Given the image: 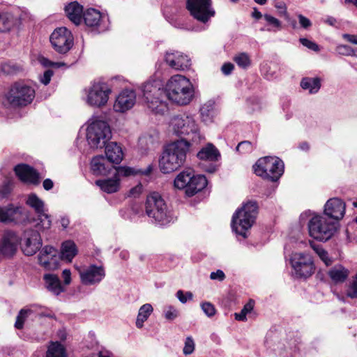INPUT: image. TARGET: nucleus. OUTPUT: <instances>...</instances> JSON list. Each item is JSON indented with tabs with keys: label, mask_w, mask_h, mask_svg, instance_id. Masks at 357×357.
Masks as SVG:
<instances>
[{
	"label": "nucleus",
	"mask_w": 357,
	"mask_h": 357,
	"mask_svg": "<svg viewBox=\"0 0 357 357\" xmlns=\"http://www.w3.org/2000/svg\"><path fill=\"white\" fill-rule=\"evenodd\" d=\"M54 73L52 70H47L44 72L43 75L40 77V81L45 85H47L51 80Z\"/></svg>",
	"instance_id": "obj_59"
},
{
	"label": "nucleus",
	"mask_w": 357,
	"mask_h": 357,
	"mask_svg": "<svg viewBox=\"0 0 357 357\" xmlns=\"http://www.w3.org/2000/svg\"><path fill=\"white\" fill-rule=\"evenodd\" d=\"M165 61L170 68L176 70H187L191 65L189 57L178 51L167 52Z\"/></svg>",
	"instance_id": "obj_17"
},
{
	"label": "nucleus",
	"mask_w": 357,
	"mask_h": 357,
	"mask_svg": "<svg viewBox=\"0 0 357 357\" xmlns=\"http://www.w3.org/2000/svg\"><path fill=\"white\" fill-rule=\"evenodd\" d=\"M337 50L340 54L350 56L354 54V48L347 45H340L337 47Z\"/></svg>",
	"instance_id": "obj_58"
},
{
	"label": "nucleus",
	"mask_w": 357,
	"mask_h": 357,
	"mask_svg": "<svg viewBox=\"0 0 357 357\" xmlns=\"http://www.w3.org/2000/svg\"><path fill=\"white\" fill-rule=\"evenodd\" d=\"M191 169H185L177 175L174 179V186L178 189H185L186 191L190 179H192Z\"/></svg>",
	"instance_id": "obj_38"
},
{
	"label": "nucleus",
	"mask_w": 357,
	"mask_h": 357,
	"mask_svg": "<svg viewBox=\"0 0 357 357\" xmlns=\"http://www.w3.org/2000/svg\"><path fill=\"white\" fill-rule=\"evenodd\" d=\"M86 141L91 149H102L112 137L109 124L102 120H91L86 128Z\"/></svg>",
	"instance_id": "obj_7"
},
{
	"label": "nucleus",
	"mask_w": 357,
	"mask_h": 357,
	"mask_svg": "<svg viewBox=\"0 0 357 357\" xmlns=\"http://www.w3.org/2000/svg\"><path fill=\"white\" fill-rule=\"evenodd\" d=\"M311 246L314 250V251L317 253V255L319 256L320 259L324 261L326 265L328 266L331 264V260L328 257V252L324 250L321 247H315L312 244H311Z\"/></svg>",
	"instance_id": "obj_53"
},
{
	"label": "nucleus",
	"mask_w": 357,
	"mask_h": 357,
	"mask_svg": "<svg viewBox=\"0 0 357 357\" xmlns=\"http://www.w3.org/2000/svg\"><path fill=\"white\" fill-rule=\"evenodd\" d=\"M5 98L11 107H20L22 105V82L13 84L6 93Z\"/></svg>",
	"instance_id": "obj_21"
},
{
	"label": "nucleus",
	"mask_w": 357,
	"mask_h": 357,
	"mask_svg": "<svg viewBox=\"0 0 357 357\" xmlns=\"http://www.w3.org/2000/svg\"><path fill=\"white\" fill-rule=\"evenodd\" d=\"M290 263L297 277L308 278L314 272V266L312 257L309 254L293 253L290 258Z\"/></svg>",
	"instance_id": "obj_12"
},
{
	"label": "nucleus",
	"mask_w": 357,
	"mask_h": 357,
	"mask_svg": "<svg viewBox=\"0 0 357 357\" xmlns=\"http://www.w3.org/2000/svg\"><path fill=\"white\" fill-rule=\"evenodd\" d=\"M36 83H24V106L30 104L36 96Z\"/></svg>",
	"instance_id": "obj_40"
},
{
	"label": "nucleus",
	"mask_w": 357,
	"mask_h": 357,
	"mask_svg": "<svg viewBox=\"0 0 357 357\" xmlns=\"http://www.w3.org/2000/svg\"><path fill=\"white\" fill-rule=\"evenodd\" d=\"M200 114L204 122L212 121L215 114L213 102L209 101L204 104L200 109Z\"/></svg>",
	"instance_id": "obj_41"
},
{
	"label": "nucleus",
	"mask_w": 357,
	"mask_h": 357,
	"mask_svg": "<svg viewBox=\"0 0 357 357\" xmlns=\"http://www.w3.org/2000/svg\"><path fill=\"white\" fill-rule=\"evenodd\" d=\"M207 185V179L205 176L202 174L195 175L193 170L192 171V179H190L186 190V195L192 197L198 192L203 190Z\"/></svg>",
	"instance_id": "obj_25"
},
{
	"label": "nucleus",
	"mask_w": 357,
	"mask_h": 357,
	"mask_svg": "<svg viewBox=\"0 0 357 357\" xmlns=\"http://www.w3.org/2000/svg\"><path fill=\"white\" fill-rule=\"evenodd\" d=\"M153 310V308L149 303L144 304L140 307L136 320V326L138 328L143 327L144 323L148 319Z\"/></svg>",
	"instance_id": "obj_39"
},
{
	"label": "nucleus",
	"mask_w": 357,
	"mask_h": 357,
	"mask_svg": "<svg viewBox=\"0 0 357 357\" xmlns=\"http://www.w3.org/2000/svg\"><path fill=\"white\" fill-rule=\"evenodd\" d=\"M65 12L68 19L75 25H79L82 21L83 6L77 1L68 3L65 7Z\"/></svg>",
	"instance_id": "obj_26"
},
{
	"label": "nucleus",
	"mask_w": 357,
	"mask_h": 357,
	"mask_svg": "<svg viewBox=\"0 0 357 357\" xmlns=\"http://www.w3.org/2000/svg\"><path fill=\"white\" fill-rule=\"evenodd\" d=\"M238 67L246 69L251 65V60L249 55L245 52L236 54L233 59Z\"/></svg>",
	"instance_id": "obj_43"
},
{
	"label": "nucleus",
	"mask_w": 357,
	"mask_h": 357,
	"mask_svg": "<svg viewBox=\"0 0 357 357\" xmlns=\"http://www.w3.org/2000/svg\"><path fill=\"white\" fill-rule=\"evenodd\" d=\"M142 190L143 186L141 183H139L130 190L128 196L137 197L142 193Z\"/></svg>",
	"instance_id": "obj_61"
},
{
	"label": "nucleus",
	"mask_w": 357,
	"mask_h": 357,
	"mask_svg": "<svg viewBox=\"0 0 357 357\" xmlns=\"http://www.w3.org/2000/svg\"><path fill=\"white\" fill-rule=\"evenodd\" d=\"M13 187L12 178L6 177L0 185V199L6 197L11 192Z\"/></svg>",
	"instance_id": "obj_45"
},
{
	"label": "nucleus",
	"mask_w": 357,
	"mask_h": 357,
	"mask_svg": "<svg viewBox=\"0 0 357 357\" xmlns=\"http://www.w3.org/2000/svg\"><path fill=\"white\" fill-rule=\"evenodd\" d=\"M114 169V175L120 178V176H130L135 175H149L153 171V165H149L145 169H138L135 167H130L127 166H119L118 167L113 168Z\"/></svg>",
	"instance_id": "obj_23"
},
{
	"label": "nucleus",
	"mask_w": 357,
	"mask_h": 357,
	"mask_svg": "<svg viewBox=\"0 0 357 357\" xmlns=\"http://www.w3.org/2000/svg\"><path fill=\"white\" fill-rule=\"evenodd\" d=\"M258 213V205L255 201H248L238 208L232 216L233 231L243 238L247 237V231L255 222Z\"/></svg>",
	"instance_id": "obj_6"
},
{
	"label": "nucleus",
	"mask_w": 357,
	"mask_h": 357,
	"mask_svg": "<svg viewBox=\"0 0 357 357\" xmlns=\"http://www.w3.org/2000/svg\"><path fill=\"white\" fill-rule=\"evenodd\" d=\"M195 342L192 337H187L185 341V345L183 349L185 355H190L193 353L195 350Z\"/></svg>",
	"instance_id": "obj_50"
},
{
	"label": "nucleus",
	"mask_w": 357,
	"mask_h": 357,
	"mask_svg": "<svg viewBox=\"0 0 357 357\" xmlns=\"http://www.w3.org/2000/svg\"><path fill=\"white\" fill-rule=\"evenodd\" d=\"M135 102V91L132 89H125L116 97L114 104V109L116 112L123 113L132 108Z\"/></svg>",
	"instance_id": "obj_19"
},
{
	"label": "nucleus",
	"mask_w": 357,
	"mask_h": 357,
	"mask_svg": "<svg viewBox=\"0 0 357 357\" xmlns=\"http://www.w3.org/2000/svg\"><path fill=\"white\" fill-rule=\"evenodd\" d=\"M54 50L59 54L67 53L73 45V36L66 27L56 29L50 37Z\"/></svg>",
	"instance_id": "obj_13"
},
{
	"label": "nucleus",
	"mask_w": 357,
	"mask_h": 357,
	"mask_svg": "<svg viewBox=\"0 0 357 357\" xmlns=\"http://www.w3.org/2000/svg\"><path fill=\"white\" fill-rule=\"evenodd\" d=\"M0 70L7 75H15L20 70V67L13 61H8L1 64Z\"/></svg>",
	"instance_id": "obj_44"
},
{
	"label": "nucleus",
	"mask_w": 357,
	"mask_h": 357,
	"mask_svg": "<svg viewBox=\"0 0 357 357\" xmlns=\"http://www.w3.org/2000/svg\"><path fill=\"white\" fill-rule=\"evenodd\" d=\"M211 0H187L186 8L197 21L207 22L214 16L215 11L211 7Z\"/></svg>",
	"instance_id": "obj_11"
},
{
	"label": "nucleus",
	"mask_w": 357,
	"mask_h": 357,
	"mask_svg": "<svg viewBox=\"0 0 357 357\" xmlns=\"http://www.w3.org/2000/svg\"><path fill=\"white\" fill-rule=\"evenodd\" d=\"M298 18L301 27H303V29H307L312 26L311 21L308 18L303 16V15L299 14L298 15Z\"/></svg>",
	"instance_id": "obj_60"
},
{
	"label": "nucleus",
	"mask_w": 357,
	"mask_h": 357,
	"mask_svg": "<svg viewBox=\"0 0 357 357\" xmlns=\"http://www.w3.org/2000/svg\"><path fill=\"white\" fill-rule=\"evenodd\" d=\"M164 314L166 319L172 321L178 317V312L174 307L169 305L164 310Z\"/></svg>",
	"instance_id": "obj_51"
},
{
	"label": "nucleus",
	"mask_w": 357,
	"mask_h": 357,
	"mask_svg": "<svg viewBox=\"0 0 357 357\" xmlns=\"http://www.w3.org/2000/svg\"><path fill=\"white\" fill-rule=\"evenodd\" d=\"M21 237L13 230H5L0 239V253L6 257L15 254Z\"/></svg>",
	"instance_id": "obj_14"
},
{
	"label": "nucleus",
	"mask_w": 357,
	"mask_h": 357,
	"mask_svg": "<svg viewBox=\"0 0 357 357\" xmlns=\"http://www.w3.org/2000/svg\"><path fill=\"white\" fill-rule=\"evenodd\" d=\"M145 212L152 222L166 226L174 222L176 217L158 192H153L146 198Z\"/></svg>",
	"instance_id": "obj_4"
},
{
	"label": "nucleus",
	"mask_w": 357,
	"mask_h": 357,
	"mask_svg": "<svg viewBox=\"0 0 357 357\" xmlns=\"http://www.w3.org/2000/svg\"><path fill=\"white\" fill-rule=\"evenodd\" d=\"M21 213V208L12 204L8 207H0V222H17Z\"/></svg>",
	"instance_id": "obj_30"
},
{
	"label": "nucleus",
	"mask_w": 357,
	"mask_h": 357,
	"mask_svg": "<svg viewBox=\"0 0 357 357\" xmlns=\"http://www.w3.org/2000/svg\"><path fill=\"white\" fill-rule=\"evenodd\" d=\"M343 38L351 43L357 45V35L345 33Z\"/></svg>",
	"instance_id": "obj_64"
},
{
	"label": "nucleus",
	"mask_w": 357,
	"mask_h": 357,
	"mask_svg": "<svg viewBox=\"0 0 357 357\" xmlns=\"http://www.w3.org/2000/svg\"><path fill=\"white\" fill-rule=\"evenodd\" d=\"M43 244L40 233L36 230L24 231V255L32 256L40 250Z\"/></svg>",
	"instance_id": "obj_16"
},
{
	"label": "nucleus",
	"mask_w": 357,
	"mask_h": 357,
	"mask_svg": "<svg viewBox=\"0 0 357 357\" xmlns=\"http://www.w3.org/2000/svg\"><path fill=\"white\" fill-rule=\"evenodd\" d=\"M347 296L351 298H357V273L347 289Z\"/></svg>",
	"instance_id": "obj_48"
},
{
	"label": "nucleus",
	"mask_w": 357,
	"mask_h": 357,
	"mask_svg": "<svg viewBox=\"0 0 357 357\" xmlns=\"http://www.w3.org/2000/svg\"><path fill=\"white\" fill-rule=\"evenodd\" d=\"M252 149L253 146L249 141L241 142L236 146V151L242 153H249Z\"/></svg>",
	"instance_id": "obj_55"
},
{
	"label": "nucleus",
	"mask_w": 357,
	"mask_h": 357,
	"mask_svg": "<svg viewBox=\"0 0 357 357\" xmlns=\"http://www.w3.org/2000/svg\"><path fill=\"white\" fill-rule=\"evenodd\" d=\"M43 279L46 288L54 295L58 296L64 291V288L62 287L59 278L56 275L45 274Z\"/></svg>",
	"instance_id": "obj_31"
},
{
	"label": "nucleus",
	"mask_w": 357,
	"mask_h": 357,
	"mask_svg": "<svg viewBox=\"0 0 357 357\" xmlns=\"http://www.w3.org/2000/svg\"><path fill=\"white\" fill-rule=\"evenodd\" d=\"M111 89L105 82H95L86 90V102L95 107L105 105L109 99Z\"/></svg>",
	"instance_id": "obj_10"
},
{
	"label": "nucleus",
	"mask_w": 357,
	"mask_h": 357,
	"mask_svg": "<svg viewBox=\"0 0 357 357\" xmlns=\"http://www.w3.org/2000/svg\"><path fill=\"white\" fill-rule=\"evenodd\" d=\"M59 257L52 246H45L38 255L39 264L47 270H54L59 266Z\"/></svg>",
	"instance_id": "obj_20"
},
{
	"label": "nucleus",
	"mask_w": 357,
	"mask_h": 357,
	"mask_svg": "<svg viewBox=\"0 0 357 357\" xmlns=\"http://www.w3.org/2000/svg\"><path fill=\"white\" fill-rule=\"evenodd\" d=\"M253 307L254 302L252 301H250L244 305L240 313H235L236 319L238 321H245L247 314L250 312Z\"/></svg>",
	"instance_id": "obj_47"
},
{
	"label": "nucleus",
	"mask_w": 357,
	"mask_h": 357,
	"mask_svg": "<svg viewBox=\"0 0 357 357\" xmlns=\"http://www.w3.org/2000/svg\"><path fill=\"white\" fill-rule=\"evenodd\" d=\"M301 86L308 90L310 93H317L321 88V81L318 77H304L301 82Z\"/></svg>",
	"instance_id": "obj_37"
},
{
	"label": "nucleus",
	"mask_w": 357,
	"mask_h": 357,
	"mask_svg": "<svg viewBox=\"0 0 357 357\" xmlns=\"http://www.w3.org/2000/svg\"><path fill=\"white\" fill-rule=\"evenodd\" d=\"M82 282L85 285L100 283L105 276V269L102 266L90 265L87 268L79 272Z\"/></svg>",
	"instance_id": "obj_18"
},
{
	"label": "nucleus",
	"mask_w": 357,
	"mask_h": 357,
	"mask_svg": "<svg viewBox=\"0 0 357 357\" xmlns=\"http://www.w3.org/2000/svg\"><path fill=\"white\" fill-rule=\"evenodd\" d=\"M40 63L44 66V67H54V68H59L61 67V66H63L64 63H61V62H53V61H51L50 60H49L48 59L45 58V57H42L40 59Z\"/></svg>",
	"instance_id": "obj_57"
},
{
	"label": "nucleus",
	"mask_w": 357,
	"mask_h": 357,
	"mask_svg": "<svg viewBox=\"0 0 357 357\" xmlns=\"http://www.w3.org/2000/svg\"><path fill=\"white\" fill-rule=\"evenodd\" d=\"M189 143L185 140H177L168 144L160 160L159 167L164 174H169L179 169L186 160Z\"/></svg>",
	"instance_id": "obj_2"
},
{
	"label": "nucleus",
	"mask_w": 357,
	"mask_h": 357,
	"mask_svg": "<svg viewBox=\"0 0 357 357\" xmlns=\"http://www.w3.org/2000/svg\"><path fill=\"white\" fill-rule=\"evenodd\" d=\"M197 157L199 159L206 162H214L218 160L220 153L213 144H208L198 152Z\"/></svg>",
	"instance_id": "obj_34"
},
{
	"label": "nucleus",
	"mask_w": 357,
	"mask_h": 357,
	"mask_svg": "<svg viewBox=\"0 0 357 357\" xmlns=\"http://www.w3.org/2000/svg\"><path fill=\"white\" fill-rule=\"evenodd\" d=\"M170 127L174 135L181 137V140L187 141L192 144H198L204 139L198 123L193 115L181 114L174 116L170 121Z\"/></svg>",
	"instance_id": "obj_1"
},
{
	"label": "nucleus",
	"mask_w": 357,
	"mask_h": 357,
	"mask_svg": "<svg viewBox=\"0 0 357 357\" xmlns=\"http://www.w3.org/2000/svg\"><path fill=\"white\" fill-rule=\"evenodd\" d=\"M26 203L28 206L32 208L35 212L38 215L40 218L44 217L46 219H49L50 217L47 214L45 213L44 202L40 199L36 194L32 193L28 196V198L26 201ZM51 221L48 220V227L50 226Z\"/></svg>",
	"instance_id": "obj_28"
},
{
	"label": "nucleus",
	"mask_w": 357,
	"mask_h": 357,
	"mask_svg": "<svg viewBox=\"0 0 357 357\" xmlns=\"http://www.w3.org/2000/svg\"><path fill=\"white\" fill-rule=\"evenodd\" d=\"M345 203L340 199L334 197L328 199L324 206V215L332 219L331 222H335L338 226V221L345 214Z\"/></svg>",
	"instance_id": "obj_15"
},
{
	"label": "nucleus",
	"mask_w": 357,
	"mask_h": 357,
	"mask_svg": "<svg viewBox=\"0 0 357 357\" xmlns=\"http://www.w3.org/2000/svg\"><path fill=\"white\" fill-rule=\"evenodd\" d=\"M349 271L342 265H336L328 271L330 278L335 283L344 282L349 276Z\"/></svg>",
	"instance_id": "obj_36"
},
{
	"label": "nucleus",
	"mask_w": 357,
	"mask_h": 357,
	"mask_svg": "<svg viewBox=\"0 0 357 357\" xmlns=\"http://www.w3.org/2000/svg\"><path fill=\"white\" fill-rule=\"evenodd\" d=\"M284 162L278 157L259 158L253 166L255 173L271 181H277L284 173Z\"/></svg>",
	"instance_id": "obj_8"
},
{
	"label": "nucleus",
	"mask_w": 357,
	"mask_h": 357,
	"mask_svg": "<svg viewBox=\"0 0 357 357\" xmlns=\"http://www.w3.org/2000/svg\"><path fill=\"white\" fill-rule=\"evenodd\" d=\"M158 142V132L155 130H151L139 138L138 145L142 150L146 151L154 149Z\"/></svg>",
	"instance_id": "obj_24"
},
{
	"label": "nucleus",
	"mask_w": 357,
	"mask_h": 357,
	"mask_svg": "<svg viewBox=\"0 0 357 357\" xmlns=\"http://www.w3.org/2000/svg\"><path fill=\"white\" fill-rule=\"evenodd\" d=\"M201 307L204 314L208 317L214 316L216 312L215 306L210 302L202 303L201 304Z\"/></svg>",
	"instance_id": "obj_49"
},
{
	"label": "nucleus",
	"mask_w": 357,
	"mask_h": 357,
	"mask_svg": "<svg viewBox=\"0 0 357 357\" xmlns=\"http://www.w3.org/2000/svg\"><path fill=\"white\" fill-rule=\"evenodd\" d=\"M96 184L105 192L111 194L119 190L120 187V178H117L114 174L112 178L97 180Z\"/></svg>",
	"instance_id": "obj_32"
},
{
	"label": "nucleus",
	"mask_w": 357,
	"mask_h": 357,
	"mask_svg": "<svg viewBox=\"0 0 357 357\" xmlns=\"http://www.w3.org/2000/svg\"><path fill=\"white\" fill-rule=\"evenodd\" d=\"M77 254L75 243L72 241H66L62 243L59 259L71 261Z\"/></svg>",
	"instance_id": "obj_35"
},
{
	"label": "nucleus",
	"mask_w": 357,
	"mask_h": 357,
	"mask_svg": "<svg viewBox=\"0 0 357 357\" xmlns=\"http://www.w3.org/2000/svg\"><path fill=\"white\" fill-rule=\"evenodd\" d=\"M210 278L211 280H218L219 281H222L225 278V275L222 270H218L215 272H212L211 273Z\"/></svg>",
	"instance_id": "obj_62"
},
{
	"label": "nucleus",
	"mask_w": 357,
	"mask_h": 357,
	"mask_svg": "<svg viewBox=\"0 0 357 357\" xmlns=\"http://www.w3.org/2000/svg\"><path fill=\"white\" fill-rule=\"evenodd\" d=\"M176 297L182 303H185L188 300H192L193 295L190 291L184 293L182 290H178L176 292Z\"/></svg>",
	"instance_id": "obj_56"
},
{
	"label": "nucleus",
	"mask_w": 357,
	"mask_h": 357,
	"mask_svg": "<svg viewBox=\"0 0 357 357\" xmlns=\"http://www.w3.org/2000/svg\"><path fill=\"white\" fill-rule=\"evenodd\" d=\"M167 100L178 105H188L194 98L193 85L181 75L172 76L165 85Z\"/></svg>",
	"instance_id": "obj_3"
},
{
	"label": "nucleus",
	"mask_w": 357,
	"mask_h": 357,
	"mask_svg": "<svg viewBox=\"0 0 357 357\" xmlns=\"http://www.w3.org/2000/svg\"><path fill=\"white\" fill-rule=\"evenodd\" d=\"M264 18L266 21L267 24L273 28H275L277 30L281 29V22L277 18L268 14H265L264 15Z\"/></svg>",
	"instance_id": "obj_52"
},
{
	"label": "nucleus",
	"mask_w": 357,
	"mask_h": 357,
	"mask_svg": "<svg viewBox=\"0 0 357 357\" xmlns=\"http://www.w3.org/2000/svg\"><path fill=\"white\" fill-rule=\"evenodd\" d=\"M41 181L40 173L33 167L24 163V183L38 186Z\"/></svg>",
	"instance_id": "obj_33"
},
{
	"label": "nucleus",
	"mask_w": 357,
	"mask_h": 357,
	"mask_svg": "<svg viewBox=\"0 0 357 357\" xmlns=\"http://www.w3.org/2000/svg\"><path fill=\"white\" fill-rule=\"evenodd\" d=\"M144 102L149 109L155 114H162L167 109V96L165 87L160 80H149L142 86Z\"/></svg>",
	"instance_id": "obj_5"
},
{
	"label": "nucleus",
	"mask_w": 357,
	"mask_h": 357,
	"mask_svg": "<svg viewBox=\"0 0 357 357\" xmlns=\"http://www.w3.org/2000/svg\"><path fill=\"white\" fill-rule=\"evenodd\" d=\"M107 160L111 163L119 164L123 158L122 148L116 142H111L105 146Z\"/></svg>",
	"instance_id": "obj_27"
},
{
	"label": "nucleus",
	"mask_w": 357,
	"mask_h": 357,
	"mask_svg": "<svg viewBox=\"0 0 357 357\" xmlns=\"http://www.w3.org/2000/svg\"><path fill=\"white\" fill-rule=\"evenodd\" d=\"M46 357H66L65 349L59 342L52 343L48 348Z\"/></svg>",
	"instance_id": "obj_42"
},
{
	"label": "nucleus",
	"mask_w": 357,
	"mask_h": 357,
	"mask_svg": "<svg viewBox=\"0 0 357 357\" xmlns=\"http://www.w3.org/2000/svg\"><path fill=\"white\" fill-rule=\"evenodd\" d=\"M299 41L303 46L306 47L309 50H311L316 52H318L320 50L319 45L316 43L307 38H301L299 39Z\"/></svg>",
	"instance_id": "obj_54"
},
{
	"label": "nucleus",
	"mask_w": 357,
	"mask_h": 357,
	"mask_svg": "<svg viewBox=\"0 0 357 357\" xmlns=\"http://www.w3.org/2000/svg\"><path fill=\"white\" fill-rule=\"evenodd\" d=\"M105 17L97 10L94 8L87 9L83 14L82 19L85 24L89 27L99 28Z\"/></svg>",
	"instance_id": "obj_29"
},
{
	"label": "nucleus",
	"mask_w": 357,
	"mask_h": 357,
	"mask_svg": "<svg viewBox=\"0 0 357 357\" xmlns=\"http://www.w3.org/2000/svg\"><path fill=\"white\" fill-rule=\"evenodd\" d=\"M13 25L12 17L6 13L0 14V32L9 31Z\"/></svg>",
	"instance_id": "obj_46"
},
{
	"label": "nucleus",
	"mask_w": 357,
	"mask_h": 357,
	"mask_svg": "<svg viewBox=\"0 0 357 357\" xmlns=\"http://www.w3.org/2000/svg\"><path fill=\"white\" fill-rule=\"evenodd\" d=\"M234 68V66L231 63H226L222 65L221 70L224 75H228L231 74Z\"/></svg>",
	"instance_id": "obj_63"
},
{
	"label": "nucleus",
	"mask_w": 357,
	"mask_h": 357,
	"mask_svg": "<svg viewBox=\"0 0 357 357\" xmlns=\"http://www.w3.org/2000/svg\"><path fill=\"white\" fill-rule=\"evenodd\" d=\"M307 227L310 236L322 242L331 239L337 229L335 222H331L321 215L312 217L308 222Z\"/></svg>",
	"instance_id": "obj_9"
},
{
	"label": "nucleus",
	"mask_w": 357,
	"mask_h": 357,
	"mask_svg": "<svg viewBox=\"0 0 357 357\" xmlns=\"http://www.w3.org/2000/svg\"><path fill=\"white\" fill-rule=\"evenodd\" d=\"M113 168H114V166L101 155L93 158L91 162V171L96 176L107 175Z\"/></svg>",
	"instance_id": "obj_22"
}]
</instances>
